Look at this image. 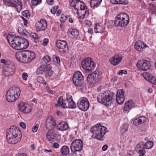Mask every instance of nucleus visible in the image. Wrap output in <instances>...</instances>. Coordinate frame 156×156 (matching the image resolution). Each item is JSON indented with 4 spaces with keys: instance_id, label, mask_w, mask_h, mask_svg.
I'll return each instance as SVG.
<instances>
[{
    "instance_id": "39",
    "label": "nucleus",
    "mask_w": 156,
    "mask_h": 156,
    "mask_svg": "<svg viewBox=\"0 0 156 156\" xmlns=\"http://www.w3.org/2000/svg\"><path fill=\"white\" fill-rule=\"evenodd\" d=\"M128 127V125L126 123L123 124L121 127L120 132L122 134H123L127 131Z\"/></svg>"
},
{
    "instance_id": "53",
    "label": "nucleus",
    "mask_w": 156,
    "mask_h": 156,
    "mask_svg": "<svg viewBox=\"0 0 156 156\" xmlns=\"http://www.w3.org/2000/svg\"><path fill=\"white\" fill-rule=\"evenodd\" d=\"M127 73V72L125 70H121L118 72V74L120 76H122L123 74H126Z\"/></svg>"
},
{
    "instance_id": "60",
    "label": "nucleus",
    "mask_w": 156,
    "mask_h": 156,
    "mask_svg": "<svg viewBox=\"0 0 156 156\" xmlns=\"http://www.w3.org/2000/svg\"><path fill=\"white\" fill-rule=\"evenodd\" d=\"M27 74L26 73H23L22 74V77L23 80H27Z\"/></svg>"
},
{
    "instance_id": "12",
    "label": "nucleus",
    "mask_w": 156,
    "mask_h": 156,
    "mask_svg": "<svg viewBox=\"0 0 156 156\" xmlns=\"http://www.w3.org/2000/svg\"><path fill=\"white\" fill-rule=\"evenodd\" d=\"M5 4L7 6L14 7L18 12H20L22 9V5L18 0H7Z\"/></svg>"
},
{
    "instance_id": "64",
    "label": "nucleus",
    "mask_w": 156,
    "mask_h": 156,
    "mask_svg": "<svg viewBox=\"0 0 156 156\" xmlns=\"http://www.w3.org/2000/svg\"><path fill=\"white\" fill-rule=\"evenodd\" d=\"M59 145L57 143H55L52 145V147L54 148H58L59 147Z\"/></svg>"
},
{
    "instance_id": "23",
    "label": "nucleus",
    "mask_w": 156,
    "mask_h": 156,
    "mask_svg": "<svg viewBox=\"0 0 156 156\" xmlns=\"http://www.w3.org/2000/svg\"><path fill=\"white\" fill-rule=\"evenodd\" d=\"M147 46L146 44H144V43L140 41H137L135 45V48L139 51H142L143 48Z\"/></svg>"
},
{
    "instance_id": "4",
    "label": "nucleus",
    "mask_w": 156,
    "mask_h": 156,
    "mask_svg": "<svg viewBox=\"0 0 156 156\" xmlns=\"http://www.w3.org/2000/svg\"><path fill=\"white\" fill-rule=\"evenodd\" d=\"M107 130L105 127L98 124L95 125L90 129V131L93 133L92 136L99 140H103V136Z\"/></svg>"
},
{
    "instance_id": "48",
    "label": "nucleus",
    "mask_w": 156,
    "mask_h": 156,
    "mask_svg": "<svg viewBox=\"0 0 156 156\" xmlns=\"http://www.w3.org/2000/svg\"><path fill=\"white\" fill-rule=\"evenodd\" d=\"M128 3V2L127 0H117V4L127 5Z\"/></svg>"
},
{
    "instance_id": "63",
    "label": "nucleus",
    "mask_w": 156,
    "mask_h": 156,
    "mask_svg": "<svg viewBox=\"0 0 156 156\" xmlns=\"http://www.w3.org/2000/svg\"><path fill=\"white\" fill-rule=\"evenodd\" d=\"M20 126L23 129L26 128V126L25 123L23 122H21L20 123Z\"/></svg>"
},
{
    "instance_id": "61",
    "label": "nucleus",
    "mask_w": 156,
    "mask_h": 156,
    "mask_svg": "<svg viewBox=\"0 0 156 156\" xmlns=\"http://www.w3.org/2000/svg\"><path fill=\"white\" fill-rule=\"evenodd\" d=\"M18 31L20 33H25V32H26V30H23L21 27H18Z\"/></svg>"
},
{
    "instance_id": "58",
    "label": "nucleus",
    "mask_w": 156,
    "mask_h": 156,
    "mask_svg": "<svg viewBox=\"0 0 156 156\" xmlns=\"http://www.w3.org/2000/svg\"><path fill=\"white\" fill-rule=\"evenodd\" d=\"M39 125L38 124H37L35 125L32 128V131L34 132H36L37 131Z\"/></svg>"
},
{
    "instance_id": "33",
    "label": "nucleus",
    "mask_w": 156,
    "mask_h": 156,
    "mask_svg": "<svg viewBox=\"0 0 156 156\" xmlns=\"http://www.w3.org/2000/svg\"><path fill=\"white\" fill-rule=\"evenodd\" d=\"M104 30V28L98 23L95 24L94 26V30L95 33H101Z\"/></svg>"
},
{
    "instance_id": "34",
    "label": "nucleus",
    "mask_w": 156,
    "mask_h": 156,
    "mask_svg": "<svg viewBox=\"0 0 156 156\" xmlns=\"http://www.w3.org/2000/svg\"><path fill=\"white\" fill-rule=\"evenodd\" d=\"M60 151L63 155H67L69 153V148L68 146L65 145L63 146L61 148Z\"/></svg>"
},
{
    "instance_id": "31",
    "label": "nucleus",
    "mask_w": 156,
    "mask_h": 156,
    "mask_svg": "<svg viewBox=\"0 0 156 156\" xmlns=\"http://www.w3.org/2000/svg\"><path fill=\"white\" fill-rule=\"evenodd\" d=\"M102 0H90V4L91 8L97 7L101 4Z\"/></svg>"
},
{
    "instance_id": "21",
    "label": "nucleus",
    "mask_w": 156,
    "mask_h": 156,
    "mask_svg": "<svg viewBox=\"0 0 156 156\" xmlns=\"http://www.w3.org/2000/svg\"><path fill=\"white\" fill-rule=\"evenodd\" d=\"M66 41L60 40L57 41L56 43V45L57 48L59 49H62L63 53H65L66 52V51L64 50V49L66 47Z\"/></svg>"
},
{
    "instance_id": "45",
    "label": "nucleus",
    "mask_w": 156,
    "mask_h": 156,
    "mask_svg": "<svg viewBox=\"0 0 156 156\" xmlns=\"http://www.w3.org/2000/svg\"><path fill=\"white\" fill-rule=\"evenodd\" d=\"M64 101L63 100L62 97L60 96L59 97L57 101V103L56 105V107H59L61 106L62 107V104Z\"/></svg>"
},
{
    "instance_id": "15",
    "label": "nucleus",
    "mask_w": 156,
    "mask_h": 156,
    "mask_svg": "<svg viewBox=\"0 0 156 156\" xmlns=\"http://www.w3.org/2000/svg\"><path fill=\"white\" fill-rule=\"evenodd\" d=\"M19 109L20 111L25 114L29 113L31 110L30 105L26 103L22 102L18 105Z\"/></svg>"
},
{
    "instance_id": "62",
    "label": "nucleus",
    "mask_w": 156,
    "mask_h": 156,
    "mask_svg": "<svg viewBox=\"0 0 156 156\" xmlns=\"http://www.w3.org/2000/svg\"><path fill=\"white\" fill-rule=\"evenodd\" d=\"M22 18L23 19V24L26 27H27V20L24 17H22Z\"/></svg>"
},
{
    "instance_id": "27",
    "label": "nucleus",
    "mask_w": 156,
    "mask_h": 156,
    "mask_svg": "<svg viewBox=\"0 0 156 156\" xmlns=\"http://www.w3.org/2000/svg\"><path fill=\"white\" fill-rule=\"evenodd\" d=\"M144 77L145 79L150 83L156 85V80L154 77L150 76V75L147 73L144 74Z\"/></svg>"
},
{
    "instance_id": "11",
    "label": "nucleus",
    "mask_w": 156,
    "mask_h": 156,
    "mask_svg": "<svg viewBox=\"0 0 156 156\" xmlns=\"http://www.w3.org/2000/svg\"><path fill=\"white\" fill-rule=\"evenodd\" d=\"M83 75L80 71L76 72L73 77V83L76 86H80L83 83Z\"/></svg>"
},
{
    "instance_id": "32",
    "label": "nucleus",
    "mask_w": 156,
    "mask_h": 156,
    "mask_svg": "<svg viewBox=\"0 0 156 156\" xmlns=\"http://www.w3.org/2000/svg\"><path fill=\"white\" fill-rule=\"evenodd\" d=\"M95 75V74L94 73L89 74L87 78V81L91 83H95V79H96Z\"/></svg>"
},
{
    "instance_id": "54",
    "label": "nucleus",
    "mask_w": 156,
    "mask_h": 156,
    "mask_svg": "<svg viewBox=\"0 0 156 156\" xmlns=\"http://www.w3.org/2000/svg\"><path fill=\"white\" fill-rule=\"evenodd\" d=\"M67 19V17L64 15H62L61 17L60 21L62 23H64Z\"/></svg>"
},
{
    "instance_id": "51",
    "label": "nucleus",
    "mask_w": 156,
    "mask_h": 156,
    "mask_svg": "<svg viewBox=\"0 0 156 156\" xmlns=\"http://www.w3.org/2000/svg\"><path fill=\"white\" fill-rule=\"evenodd\" d=\"M41 2V0H32V3L33 5H37L40 4Z\"/></svg>"
},
{
    "instance_id": "56",
    "label": "nucleus",
    "mask_w": 156,
    "mask_h": 156,
    "mask_svg": "<svg viewBox=\"0 0 156 156\" xmlns=\"http://www.w3.org/2000/svg\"><path fill=\"white\" fill-rule=\"evenodd\" d=\"M45 87L46 90L47 92H48L49 94H53V91L50 89L49 87L48 86V85L47 86H45Z\"/></svg>"
},
{
    "instance_id": "26",
    "label": "nucleus",
    "mask_w": 156,
    "mask_h": 156,
    "mask_svg": "<svg viewBox=\"0 0 156 156\" xmlns=\"http://www.w3.org/2000/svg\"><path fill=\"white\" fill-rule=\"evenodd\" d=\"M69 128L68 124L64 122H62L59 123L57 126V130L61 131L66 130Z\"/></svg>"
},
{
    "instance_id": "6",
    "label": "nucleus",
    "mask_w": 156,
    "mask_h": 156,
    "mask_svg": "<svg viewBox=\"0 0 156 156\" xmlns=\"http://www.w3.org/2000/svg\"><path fill=\"white\" fill-rule=\"evenodd\" d=\"M20 90L18 87L10 88L7 91L6 95V99L8 102L14 101L19 97Z\"/></svg>"
},
{
    "instance_id": "44",
    "label": "nucleus",
    "mask_w": 156,
    "mask_h": 156,
    "mask_svg": "<svg viewBox=\"0 0 156 156\" xmlns=\"http://www.w3.org/2000/svg\"><path fill=\"white\" fill-rule=\"evenodd\" d=\"M94 73L95 74V76L96 79L97 78L98 80H100L103 77L102 73L100 71L97 70Z\"/></svg>"
},
{
    "instance_id": "22",
    "label": "nucleus",
    "mask_w": 156,
    "mask_h": 156,
    "mask_svg": "<svg viewBox=\"0 0 156 156\" xmlns=\"http://www.w3.org/2000/svg\"><path fill=\"white\" fill-rule=\"evenodd\" d=\"M56 134L52 130H49L47 133L46 138L50 143L54 141Z\"/></svg>"
},
{
    "instance_id": "1",
    "label": "nucleus",
    "mask_w": 156,
    "mask_h": 156,
    "mask_svg": "<svg viewBox=\"0 0 156 156\" xmlns=\"http://www.w3.org/2000/svg\"><path fill=\"white\" fill-rule=\"evenodd\" d=\"M6 136L9 143L14 144L21 140L22 134L18 128L12 126L7 130Z\"/></svg>"
},
{
    "instance_id": "49",
    "label": "nucleus",
    "mask_w": 156,
    "mask_h": 156,
    "mask_svg": "<svg viewBox=\"0 0 156 156\" xmlns=\"http://www.w3.org/2000/svg\"><path fill=\"white\" fill-rule=\"evenodd\" d=\"M53 59L54 62L59 64L60 62L59 57L57 56L56 55H53Z\"/></svg>"
},
{
    "instance_id": "46",
    "label": "nucleus",
    "mask_w": 156,
    "mask_h": 156,
    "mask_svg": "<svg viewBox=\"0 0 156 156\" xmlns=\"http://www.w3.org/2000/svg\"><path fill=\"white\" fill-rule=\"evenodd\" d=\"M68 108H76V104L73 101L72 98V100L70 101Z\"/></svg>"
},
{
    "instance_id": "41",
    "label": "nucleus",
    "mask_w": 156,
    "mask_h": 156,
    "mask_svg": "<svg viewBox=\"0 0 156 156\" xmlns=\"http://www.w3.org/2000/svg\"><path fill=\"white\" fill-rule=\"evenodd\" d=\"M148 9L152 12H156V5L152 3H148Z\"/></svg>"
},
{
    "instance_id": "55",
    "label": "nucleus",
    "mask_w": 156,
    "mask_h": 156,
    "mask_svg": "<svg viewBox=\"0 0 156 156\" xmlns=\"http://www.w3.org/2000/svg\"><path fill=\"white\" fill-rule=\"evenodd\" d=\"M84 23L86 27H90L92 24V23L89 20H86L84 22Z\"/></svg>"
},
{
    "instance_id": "14",
    "label": "nucleus",
    "mask_w": 156,
    "mask_h": 156,
    "mask_svg": "<svg viewBox=\"0 0 156 156\" xmlns=\"http://www.w3.org/2000/svg\"><path fill=\"white\" fill-rule=\"evenodd\" d=\"M35 26L37 32L44 30L47 27L46 20L44 19H41L36 23Z\"/></svg>"
},
{
    "instance_id": "30",
    "label": "nucleus",
    "mask_w": 156,
    "mask_h": 156,
    "mask_svg": "<svg viewBox=\"0 0 156 156\" xmlns=\"http://www.w3.org/2000/svg\"><path fill=\"white\" fill-rule=\"evenodd\" d=\"M48 69V66L45 65H41L38 67L36 71V73L38 75L41 74Z\"/></svg>"
},
{
    "instance_id": "17",
    "label": "nucleus",
    "mask_w": 156,
    "mask_h": 156,
    "mask_svg": "<svg viewBox=\"0 0 156 156\" xmlns=\"http://www.w3.org/2000/svg\"><path fill=\"white\" fill-rule=\"evenodd\" d=\"M122 58V56L121 55L117 54L111 58L109 60V61L112 64L116 66L121 62Z\"/></svg>"
},
{
    "instance_id": "42",
    "label": "nucleus",
    "mask_w": 156,
    "mask_h": 156,
    "mask_svg": "<svg viewBox=\"0 0 156 156\" xmlns=\"http://www.w3.org/2000/svg\"><path fill=\"white\" fill-rule=\"evenodd\" d=\"M30 35L31 37L34 39V41L36 43H39V41L38 39L39 37L35 33H30Z\"/></svg>"
},
{
    "instance_id": "37",
    "label": "nucleus",
    "mask_w": 156,
    "mask_h": 156,
    "mask_svg": "<svg viewBox=\"0 0 156 156\" xmlns=\"http://www.w3.org/2000/svg\"><path fill=\"white\" fill-rule=\"evenodd\" d=\"M153 146V142L151 141H148L146 142L143 146L144 148L145 149H150Z\"/></svg>"
},
{
    "instance_id": "52",
    "label": "nucleus",
    "mask_w": 156,
    "mask_h": 156,
    "mask_svg": "<svg viewBox=\"0 0 156 156\" xmlns=\"http://www.w3.org/2000/svg\"><path fill=\"white\" fill-rule=\"evenodd\" d=\"M58 5H56L53 7V8L51 10V12L53 14H55L56 12L57 9L58 8Z\"/></svg>"
},
{
    "instance_id": "18",
    "label": "nucleus",
    "mask_w": 156,
    "mask_h": 156,
    "mask_svg": "<svg viewBox=\"0 0 156 156\" xmlns=\"http://www.w3.org/2000/svg\"><path fill=\"white\" fill-rule=\"evenodd\" d=\"M14 67L9 66L5 69H4L2 73L4 76L9 77L14 74Z\"/></svg>"
},
{
    "instance_id": "57",
    "label": "nucleus",
    "mask_w": 156,
    "mask_h": 156,
    "mask_svg": "<svg viewBox=\"0 0 156 156\" xmlns=\"http://www.w3.org/2000/svg\"><path fill=\"white\" fill-rule=\"evenodd\" d=\"M146 153V151L144 149L140 150L139 151L138 153L139 156H143Z\"/></svg>"
},
{
    "instance_id": "59",
    "label": "nucleus",
    "mask_w": 156,
    "mask_h": 156,
    "mask_svg": "<svg viewBox=\"0 0 156 156\" xmlns=\"http://www.w3.org/2000/svg\"><path fill=\"white\" fill-rule=\"evenodd\" d=\"M48 42V40L47 38L44 39L43 41L42 45L44 46L47 45Z\"/></svg>"
},
{
    "instance_id": "35",
    "label": "nucleus",
    "mask_w": 156,
    "mask_h": 156,
    "mask_svg": "<svg viewBox=\"0 0 156 156\" xmlns=\"http://www.w3.org/2000/svg\"><path fill=\"white\" fill-rule=\"evenodd\" d=\"M54 73V71L52 67H48V69H47L45 73V76L46 77H49L52 76Z\"/></svg>"
},
{
    "instance_id": "13",
    "label": "nucleus",
    "mask_w": 156,
    "mask_h": 156,
    "mask_svg": "<svg viewBox=\"0 0 156 156\" xmlns=\"http://www.w3.org/2000/svg\"><path fill=\"white\" fill-rule=\"evenodd\" d=\"M136 65L139 70L143 71L147 70L151 66L149 62L145 60H139Z\"/></svg>"
},
{
    "instance_id": "24",
    "label": "nucleus",
    "mask_w": 156,
    "mask_h": 156,
    "mask_svg": "<svg viewBox=\"0 0 156 156\" xmlns=\"http://www.w3.org/2000/svg\"><path fill=\"white\" fill-rule=\"evenodd\" d=\"M134 107V105L133 102L132 100H130L125 103L124 107V110L125 111L128 112Z\"/></svg>"
},
{
    "instance_id": "8",
    "label": "nucleus",
    "mask_w": 156,
    "mask_h": 156,
    "mask_svg": "<svg viewBox=\"0 0 156 156\" xmlns=\"http://www.w3.org/2000/svg\"><path fill=\"white\" fill-rule=\"evenodd\" d=\"M7 39L10 45L13 49L19 50L20 37L8 34Z\"/></svg>"
},
{
    "instance_id": "19",
    "label": "nucleus",
    "mask_w": 156,
    "mask_h": 156,
    "mask_svg": "<svg viewBox=\"0 0 156 156\" xmlns=\"http://www.w3.org/2000/svg\"><path fill=\"white\" fill-rule=\"evenodd\" d=\"M56 125V122L54 118L52 116H50L46 119V126L48 128H53Z\"/></svg>"
},
{
    "instance_id": "38",
    "label": "nucleus",
    "mask_w": 156,
    "mask_h": 156,
    "mask_svg": "<svg viewBox=\"0 0 156 156\" xmlns=\"http://www.w3.org/2000/svg\"><path fill=\"white\" fill-rule=\"evenodd\" d=\"M37 81L39 83L42 84L44 86H47L48 84L45 81L44 78L41 76H38L37 78Z\"/></svg>"
},
{
    "instance_id": "43",
    "label": "nucleus",
    "mask_w": 156,
    "mask_h": 156,
    "mask_svg": "<svg viewBox=\"0 0 156 156\" xmlns=\"http://www.w3.org/2000/svg\"><path fill=\"white\" fill-rule=\"evenodd\" d=\"M51 60L50 57L48 55H46L43 57L42 59V63L43 64H46L49 62Z\"/></svg>"
},
{
    "instance_id": "47",
    "label": "nucleus",
    "mask_w": 156,
    "mask_h": 156,
    "mask_svg": "<svg viewBox=\"0 0 156 156\" xmlns=\"http://www.w3.org/2000/svg\"><path fill=\"white\" fill-rule=\"evenodd\" d=\"M22 13L23 16L29 19L30 18V14L28 10L24 11L22 12Z\"/></svg>"
},
{
    "instance_id": "28",
    "label": "nucleus",
    "mask_w": 156,
    "mask_h": 156,
    "mask_svg": "<svg viewBox=\"0 0 156 156\" xmlns=\"http://www.w3.org/2000/svg\"><path fill=\"white\" fill-rule=\"evenodd\" d=\"M146 120V117L144 116H141L135 119L133 122V124L134 125L137 126L140 124L145 122Z\"/></svg>"
},
{
    "instance_id": "9",
    "label": "nucleus",
    "mask_w": 156,
    "mask_h": 156,
    "mask_svg": "<svg viewBox=\"0 0 156 156\" xmlns=\"http://www.w3.org/2000/svg\"><path fill=\"white\" fill-rule=\"evenodd\" d=\"M81 65L83 69L88 71H92L95 67V65L92 59L87 58L83 60Z\"/></svg>"
},
{
    "instance_id": "50",
    "label": "nucleus",
    "mask_w": 156,
    "mask_h": 156,
    "mask_svg": "<svg viewBox=\"0 0 156 156\" xmlns=\"http://www.w3.org/2000/svg\"><path fill=\"white\" fill-rule=\"evenodd\" d=\"M80 5L79 7V9L81 11L85 9L86 8H87L86 6L85 5V4L83 2H81L80 3Z\"/></svg>"
},
{
    "instance_id": "29",
    "label": "nucleus",
    "mask_w": 156,
    "mask_h": 156,
    "mask_svg": "<svg viewBox=\"0 0 156 156\" xmlns=\"http://www.w3.org/2000/svg\"><path fill=\"white\" fill-rule=\"evenodd\" d=\"M72 96H71L68 95L67 96L66 99L63 101L62 108H68L70 101L72 100Z\"/></svg>"
},
{
    "instance_id": "16",
    "label": "nucleus",
    "mask_w": 156,
    "mask_h": 156,
    "mask_svg": "<svg viewBox=\"0 0 156 156\" xmlns=\"http://www.w3.org/2000/svg\"><path fill=\"white\" fill-rule=\"evenodd\" d=\"M124 91L123 89L119 90L116 93V101L119 105L123 103L125 100Z\"/></svg>"
},
{
    "instance_id": "2",
    "label": "nucleus",
    "mask_w": 156,
    "mask_h": 156,
    "mask_svg": "<svg viewBox=\"0 0 156 156\" xmlns=\"http://www.w3.org/2000/svg\"><path fill=\"white\" fill-rule=\"evenodd\" d=\"M16 57L18 61L21 62L28 63L35 58V55L32 51L24 50L16 52Z\"/></svg>"
},
{
    "instance_id": "5",
    "label": "nucleus",
    "mask_w": 156,
    "mask_h": 156,
    "mask_svg": "<svg viewBox=\"0 0 156 156\" xmlns=\"http://www.w3.org/2000/svg\"><path fill=\"white\" fill-rule=\"evenodd\" d=\"M129 17L125 13H121L118 14L115 18L114 24L116 27H125L129 24Z\"/></svg>"
},
{
    "instance_id": "20",
    "label": "nucleus",
    "mask_w": 156,
    "mask_h": 156,
    "mask_svg": "<svg viewBox=\"0 0 156 156\" xmlns=\"http://www.w3.org/2000/svg\"><path fill=\"white\" fill-rule=\"evenodd\" d=\"M29 46V42L26 39L20 37L19 50L27 48Z\"/></svg>"
},
{
    "instance_id": "10",
    "label": "nucleus",
    "mask_w": 156,
    "mask_h": 156,
    "mask_svg": "<svg viewBox=\"0 0 156 156\" xmlns=\"http://www.w3.org/2000/svg\"><path fill=\"white\" fill-rule=\"evenodd\" d=\"M77 105L81 111H86L89 107V103L88 100L84 98H80L78 101Z\"/></svg>"
},
{
    "instance_id": "36",
    "label": "nucleus",
    "mask_w": 156,
    "mask_h": 156,
    "mask_svg": "<svg viewBox=\"0 0 156 156\" xmlns=\"http://www.w3.org/2000/svg\"><path fill=\"white\" fill-rule=\"evenodd\" d=\"M82 15L80 16L79 18L83 19L85 17H87L89 14V10L88 8H86L85 9H84L81 11Z\"/></svg>"
},
{
    "instance_id": "3",
    "label": "nucleus",
    "mask_w": 156,
    "mask_h": 156,
    "mask_svg": "<svg viewBox=\"0 0 156 156\" xmlns=\"http://www.w3.org/2000/svg\"><path fill=\"white\" fill-rule=\"evenodd\" d=\"M115 94L113 92H105L100 93L97 96L98 102L105 105H111L114 101Z\"/></svg>"
},
{
    "instance_id": "7",
    "label": "nucleus",
    "mask_w": 156,
    "mask_h": 156,
    "mask_svg": "<svg viewBox=\"0 0 156 156\" xmlns=\"http://www.w3.org/2000/svg\"><path fill=\"white\" fill-rule=\"evenodd\" d=\"M83 145V141L81 140L76 139L74 140L72 142L70 146L72 152L76 155L81 156Z\"/></svg>"
},
{
    "instance_id": "40",
    "label": "nucleus",
    "mask_w": 156,
    "mask_h": 156,
    "mask_svg": "<svg viewBox=\"0 0 156 156\" xmlns=\"http://www.w3.org/2000/svg\"><path fill=\"white\" fill-rule=\"evenodd\" d=\"M69 33L74 37L77 36L79 34V32L75 29H70L69 31Z\"/></svg>"
},
{
    "instance_id": "25",
    "label": "nucleus",
    "mask_w": 156,
    "mask_h": 156,
    "mask_svg": "<svg viewBox=\"0 0 156 156\" xmlns=\"http://www.w3.org/2000/svg\"><path fill=\"white\" fill-rule=\"evenodd\" d=\"M80 2H81V1L79 0H72L70 4L71 7H74V9L76 10V13L77 14H79L78 10Z\"/></svg>"
}]
</instances>
